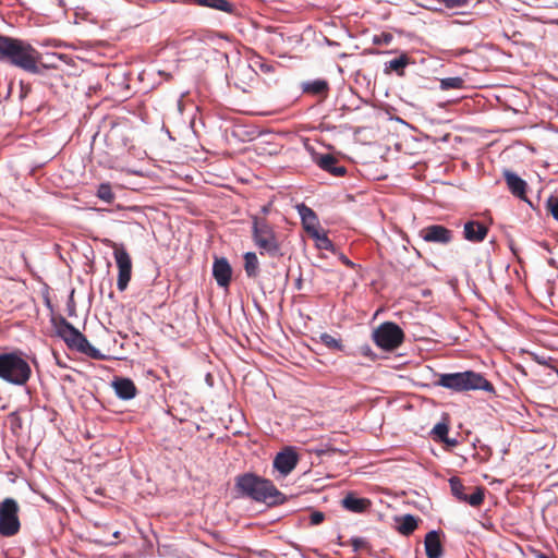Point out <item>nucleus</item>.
Returning <instances> with one entry per match:
<instances>
[{
  "instance_id": "cd10ccee",
  "label": "nucleus",
  "mask_w": 558,
  "mask_h": 558,
  "mask_svg": "<svg viewBox=\"0 0 558 558\" xmlns=\"http://www.w3.org/2000/svg\"><path fill=\"white\" fill-rule=\"evenodd\" d=\"M320 342L329 349H333L337 351L343 350V344L340 339H336L331 335L324 332L319 336Z\"/></svg>"
},
{
  "instance_id": "423d86ee",
  "label": "nucleus",
  "mask_w": 558,
  "mask_h": 558,
  "mask_svg": "<svg viewBox=\"0 0 558 558\" xmlns=\"http://www.w3.org/2000/svg\"><path fill=\"white\" fill-rule=\"evenodd\" d=\"M253 241L259 253L277 256L280 252V244L274 228L266 219L253 218Z\"/></svg>"
},
{
  "instance_id": "9b49d317",
  "label": "nucleus",
  "mask_w": 558,
  "mask_h": 558,
  "mask_svg": "<svg viewBox=\"0 0 558 558\" xmlns=\"http://www.w3.org/2000/svg\"><path fill=\"white\" fill-rule=\"evenodd\" d=\"M418 235L425 242L448 244L452 241V231L441 225H430L420 230Z\"/></svg>"
},
{
  "instance_id": "5701e85b",
  "label": "nucleus",
  "mask_w": 558,
  "mask_h": 558,
  "mask_svg": "<svg viewBox=\"0 0 558 558\" xmlns=\"http://www.w3.org/2000/svg\"><path fill=\"white\" fill-rule=\"evenodd\" d=\"M397 531L402 535L412 534L417 527V519L412 514H405L397 519Z\"/></svg>"
},
{
  "instance_id": "7c9ffc66",
  "label": "nucleus",
  "mask_w": 558,
  "mask_h": 558,
  "mask_svg": "<svg viewBox=\"0 0 558 558\" xmlns=\"http://www.w3.org/2000/svg\"><path fill=\"white\" fill-rule=\"evenodd\" d=\"M255 70H259L260 72L268 74L274 72L275 68L271 63L265 62L262 59H257L253 62L252 65Z\"/></svg>"
},
{
  "instance_id": "f704fd0d",
  "label": "nucleus",
  "mask_w": 558,
  "mask_h": 558,
  "mask_svg": "<svg viewBox=\"0 0 558 558\" xmlns=\"http://www.w3.org/2000/svg\"><path fill=\"white\" fill-rule=\"evenodd\" d=\"M350 544L353 547L354 551H359L366 546V541L361 537H354L351 538Z\"/></svg>"
},
{
  "instance_id": "6e6552de",
  "label": "nucleus",
  "mask_w": 558,
  "mask_h": 558,
  "mask_svg": "<svg viewBox=\"0 0 558 558\" xmlns=\"http://www.w3.org/2000/svg\"><path fill=\"white\" fill-rule=\"evenodd\" d=\"M19 505L13 498H5L0 504V534L5 537L19 533L21 523L19 520Z\"/></svg>"
},
{
  "instance_id": "bb28decb",
  "label": "nucleus",
  "mask_w": 558,
  "mask_h": 558,
  "mask_svg": "<svg viewBox=\"0 0 558 558\" xmlns=\"http://www.w3.org/2000/svg\"><path fill=\"white\" fill-rule=\"evenodd\" d=\"M464 85L463 78L456 76V77H446L440 80V88L442 90L448 89H461Z\"/></svg>"
},
{
  "instance_id": "c9c22d12",
  "label": "nucleus",
  "mask_w": 558,
  "mask_h": 558,
  "mask_svg": "<svg viewBox=\"0 0 558 558\" xmlns=\"http://www.w3.org/2000/svg\"><path fill=\"white\" fill-rule=\"evenodd\" d=\"M339 259L341 260L342 264H344L347 267H350V268H355V264L353 262H351L345 255L343 254H339Z\"/></svg>"
},
{
  "instance_id": "f3484780",
  "label": "nucleus",
  "mask_w": 558,
  "mask_h": 558,
  "mask_svg": "<svg viewBox=\"0 0 558 558\" xmlns=\"http://www.w3.org/2000/svg\"><path fill=\"white\" fill-rule=\"evenodd\" d=\"M112 387L120 399L130 400L136 396V387L130 378H116Z\"/></svg>"
},
{
  "instance_id": "c85d7f7f",
  "label": "nucleus",
  "mask_w": 558,
  "mask_h": 558,
  "mask_svg": "<svg viewBox=\"0 0 558 558\" xmlns=\"http://www.w3.org/2000/svg\"><path fill=\"white\" fill-rule=\"evenodd\" d=\"M97 197L111 204L114 201V193L112 192L111 185L109 183H101L97 190Z\"/></svg>"
},
{
  "instance_id": "ddd939ff",
  "label": "nucleus",
  "mask_w": 558,
  "mask_h": 558,
  "mask_svg": "<svg viewBox=\"0 0 558 558\" xmlns=\"http://www.w3.org/2000/svg\"><path fill=\"white\" fill-rule=\"evenodd\" d=\"M213 275L219 287L226 288L231 281L232 269L226 258H217L213 265Z\"/></svg>"
},
{
  "instance_id": "9d476101",
  "label": "nucleus",
  "mask_w": 558,
  "mask_h": 558,
  "mask_svg": "<svg viewBox=\"0 0 558 558\" xmlns=\"http://www.w3.org/2000/svg\"><path fill=\"white\" fill-rule=\"evenodd\" d=\"M450 488L452 495L460 501L468 502L472 507H478L484 501V488L482 487H472V494H466V488L460 481V478L453 476L449 480Z\"/></svg>"
},
{
  "instance_id": "4be33fe9",
  "label": "nucleus",
  "mask_w": 558,
  "mask_h": 558,
  "mask_svg": "<svg viewBox=\"0 0 558 558\" xmlns=\"http://www.w3.org/2000/svg\"><path fill=\"white\" fill-rule=\"evenodd\" d=\"M410 63V58L402 53L400 57L385 63V72H396L399 76L404 75V69Z\"/></svg>"
},
{
  "instance_id": "a878e982",
  "label": "nucleus",
  "mask_w": 558,
  "mask_h": 558,
  "mask_svg": "<svg viewBox=\"0 0 558 558\" xmlns=\"http://www.w3.org/2000/svg\"><path fill=\"white\" fill-rule=\"evenodd\" d=\"M310 236L315 240L317 248L336 253V247H335L333 243L331 242V240L327 236V234L325 232H322L320 230H318V231L312 233Z\"/></svg>"
},
{
  "instance_id": "4468645a",
  "label": "nucleus",
  "mask_w": 558,
  "mask_h": 558,
  "mask_svg": "<svg viewBox=\"0 0 558 558\" xmlns=\"http://www.w3.org/2000/svg\"><path fill=\"white\" fill-rule=\"evenodd\" d=\"M296 208L302 220V226L308 235L320 230L318 218L312 208L307 207L305 204H300Z\"/></svg>"
},
{
  "instance_id": "2eb2a0df",
  "label": "nucleus",
  "mask_w": 558,
  "mask_h": 558,
  "mask_svg": "<svg viewBox=\"0 0 558 558\" xmlns=\"http://www.w3.org/2000/svg\"><path fill=\"white\" fill-rule=\"evenodd\" d=\"M341 505L350 512L363 513L371 508L372 501L367 498L356 497L353 493H349L341 500Z\"/></svg>"
},
{
  "instance_id": "7ed1b4c3",
  "label": "nucleus",
  "mask_w": 558,
  "mask_h": 558,
  "mask_svg": "<svg viewBox=\"0 0 558 558\" xmlns=\"http://www.w3.org/2000/svg\"><path fill=\"white\" fill-rule=\"evenodd\" d=\"M436 385L456 392L469 390H484L490 393L495 392L493 384L482 374L473 371L440 374Z\"/></svg>"
},
{
  "instance_id": "c756f323",
  "label": "nucleus",
  "mask_w": 558,
  "mask_h": 558,
  "mask_svg": "<svg viewBox=\"0 0 558 558\" xmlns=\"http://www.w3.org/2000/svg\"><path fill=\"white\" fill-rule=\"evenodd\" d=\"M449 428L446 423H438L434 426L432 434L434 435L435 439L450 444V441L447 438Z\"/></svg>"
},
{
  "instance_id": "4c0bfd02",
  "label": "nucleus",
  "mask_w": 558,
  "mask_h": 558,
  "mask_svg": "<svg viewBox=\"0 0 558 558\" xmlns=\"http://www.w3.org/2000/svg\"><path fill=\"white\" fill-rule=\"evenodd\" d=\"M390 38H391V37H387V36H384V37H374V44H376V45H380V44H388Z\"/></svg>"
},
{
  "instance_id": "79ce46f5",
  "label": "nucleus",
  "mask_w": 558,
  "mask_h": 558,
  "mask_svg": "<svg viewBox=\"0 0 558 558\" xmlns=\"http://www.w3.org/2000/svg\"><path fill=\"white\" fill-rule=\"evenodd\" d=\"M555 23L558 25V21H557V22H555ZM556 33L558 34V31H556Z\"/></svg>"
},
{
  "instance_id": "aec40b11",
  "label": "nucleus",
  "mask_w": 558,
  "mask_h": 558,
  "mask_svg": "<svg viewBox=\"0 0 558 558\" xmlns=\"http://www.w3.org/2000/svg\"><path fill=\"white\" fill-rule=\"evenodd\" d=\"M425 551L428 558H440L442 555V546L439 539L438 532L430 531L426 534L425 539Z\"/></svg>"
},
{
  "instance_id": "473e14b6",
  "label": "nucleus",
  "mask_w": 558,
  "mask_h": 558,
  "mask_svg": "<svg viewBox=\"0 0 558 558\" xmlns=\"http://www.w3.org/2000/svg\"><path fill=\"white\" fill-rule=\"evenodd\" d=\"M438 3L444 4L447 8L462 7L468 0H436Z\"/></svg>"
},
{
  "instance_id": "20e7f679",
  "label": "nucleus",
  "mask_w": 558,
  "mask_h": 558,
  "mask_svg": "<svg viewBox=\"0 0 558 558\" xmlns=\"http://www.w3.org/2000/svg\"><path fill=\"white\" fill-rule=\"evenodd\" d=\"M32 376V368L22 352L0 354V378L9 384L24 386Z\"/></svg>"
},
{
  "instance_id": "e433bc0d",
  "label": "nucleus",
  "mask_w": 558,
  "mask_h": 558,
  "mask_svg": "<svg viewBox=\"0 0 558 558\" xmlns=\"http://www.w3.org/2000/svg\"><path fill=\"white\" fill-rule=\"evenodd\" d=\"M318 45L322 47H325V46L330 47V46H337L338 44L329 40L328 37H324V39L322 41H319Z\"/></svg>"
},
{
  "instance_id": "a19ab883",
  "label": "nucleus",
  "mask_w": 558,
  "mask_h": 558,
  "mask_svg": "<svg viewBox=\"0 0 558 558\" xmlns=\"http://www.w3.org/2000/svg\"><path fill=\"white\" fill-rule=\"evenodd\" d=\"M424 7H426L427 9H433L430 5H427V4H423Z\"/></svg>"
},
{
  "instance_id": "39448f33",
  "label": "nucleus",
  "mask_w": 558,
  "mask_h": 558,
  "mask_svg": "<svg viewBox=\"0 0 558 558\" xmlns=\"http://www.w3.org/2000/svg\"><path fill=\"white\" fill-rule=\"evenodd\" d=\"M56 332L70 349H75L95 360H106V355L93 347L86 337L65 318H60L56 324Z\"/></svg>"
},
{
  "instance_id": "393cba45",
  "label": "nucleus",
  "mask_w": 558,
  "mask_h": 558,
  "mask_svg": "<svg viewBox=\"0 0 558 558\" xmlns=\"http://www.w3.org/2000/svg\"><path fill=\"white\" fill-rule=\"evenodd\" d=\"M244 269L250 278H255L259 272V263L254 252H247L244 254Z\"/></svg>"
},
{
  "instance_id": "dca6fc26",
  "label": "nucleus",
  "mask_w": 558,
  "mask_h": 558,
  "mask_svg": "<svg viewBox=\"0 0 558 558\" xmlns=\"http://www.w3.org/2000/svg\"><path fill=\"white\" fill-rule=\"evenodd\" d=\"M316 163L318 167L335 177H342L345 174L347 169L338 163V159L330 154L317 157Z\"/></svg>"
},
{
  "instance_id": "f03ea898",
  "label": "nucleus",
  "mask_w": 558,
  "mask_h": 558,
  "mask_svg": "<svg viewBox=\"0 0 558 558\" xmlns=\"http://www.w3.org/2000/svg\"><path fill=\"white\" fill-rule=\"evenodd\" d=\"M0 60L26 71L37 68V51L27 43L13 37H0Z\"/></svg>"
},
{
  "instance_id": "2f4dec72",
  "label": "nucleus",
  "mask_w": 558,
  "mask_h": 558,
  "mask_svg": "<svg viewBox=\"0 0 558 558\" xmlns=\"http://www.w3.org/2000/svg\"><path fill=\"white\" fill-rule=\"evenodd\" d=\"M547 207L553 217L558 221V197L550 196L547 201Z\"/></svg>"
},
{
  "instance_id": "a211bd4d",
  "label": "nucleus",
  "mask_w": 558,
  "mask_h": 558,
  "mask_svg": "<svg viewBox=\"0 0 558 558\" xmlns=\"http://www.w3.org/2000/svg\"><path fill=\"white\" fill-rule=\"evenodd\" d=\"M488 229L480 221H468L463 229L464 238L471 242L484 241Z\"/></svg>"
},
{
  "instance_id": "ea45409f",
  "label": "nucleus",
  "mask_w": 558,
  "mask_h": 558,
  "mask_svg": "<svg viewBox=\"0 0 558 558\" xmlns=\"http://www.w3.org/2000/svg\"><path fill=\"white\" fill-rule=\"evenodd\" d=\"M119 535H120V532H114V534H113L114 537H119Z\"/></svg>"
},
{
  "instance_id": "412c9836",
  "label": "nucleus",
  "mask_w": 558,
  "mask_h": 558,
  "mask_svg": "<svg viewBox=\"0 0 558 558\" xmlns=\"http://www.w3.org/2000/svg\"><path fill=\"white\" fill-rule=\"evenodd\" d=\"M184 4H194L199 7H207L210 9H216L222 12H231L232 4L227 0H178Z\"/></svg>"
},
{
  "instance_id": "6ab92c4d",
  "label": "nucleus",
  "mask_w": 558,
  "mask_h": 558,
  "mask_svg": "<svg viewBox=\"0 0 558 558\" xmlns=\"http://www.w3.org/2000/svg\"><path fill=\"white\" fill-rule=\"evenodd\" d=\"M505 180L507 182V185L511 193L519 197L524 199L525 198V190H526V182L522 180L519 175L515 173L506 170L504 172Z\"/></svg>"
},
{
  "instance_id": "f257e3e1",
  "label": "nucleus",
  "mask_w": 558,
  "mask_h": 558,
  "mask_svg": "<svg viewBox=\"0 0 558 558\" xmlns=\"http://www.w3.org/2000/svg\"><path fill=\"white\" fill-rule=\"evenodd\" d=\"M236 487L244 496L268 506H278L286 501L284 495L270 480L253 473H245L239 476L236 478Z\"/></svg>"
},
{
  "instance_id": "f8f14e48",
  "label": "nucleus",
  "mask_w": 558,
  "mask_h": 558,
  "mask_svg": "<svg viewBox=\"0 0 558 558\" xmlns=\"http://www.w3.org/2000/svg\"><path fill=\"white\" fill-rule=\"evenodd\" d=\"M299 457L292 447H287L278 452L274 459V468L282 475L287 476L296 466Z\"/></svg>"
},
{
  "instance_id": "1a4fd4ad",
  "label": "nucleus",
  "mask_w": 558,
  "mask_h": 558,
  "mask_svg": "<svg viewBox=\"0 0 558 558\" xmlns=\"http://www.w3.org/2000/svg\"><path fill=\"white\" fill-rule=\"evenodd\" d=\"M113 256L118 267L117 288L119 291H124L132 276V259L126 248L123 245L112 244Z\"/></svg>"
},
{
  "instance_id": "58836bf2",
  "label": "nucleus",
  "mask_w": 558,
  "mask_h": 558,
  "mask_svg": "<svg viewBox=\"0 0 558 558\" xmlns=\"http://www.w3.org/2000/svg\"><path fill=\"white\" fill-rule=\"evenodd\" d=\"M450 52H451L452 56H461L464 52H466V50H464V49H457V50H451Z\"/></svg>"
},
{
  "instance_id": "72a5a7b5",
  "label": "nucleus",
  "mask_w": 558,
  "mask_h": 558,
  "mask_svg": "<svg viewBox=\"0 0 558 558\" xmlns=\"http://www.w3.org/2000/svg\"><path fill=\"white\" fill-rule=\"evenodd\" d=\"M325 519V514L320 511H314L310 515V523L312 525H318L320 524Z\"/></svg>"
},
{
  "instance_id": "b1692460",
  "label": "nucleus",
  "mask_w": 558,
  "mask_h": 558,
  "mask_svg": "<svg viewBox=\"0 0 558 558\" xmlns=\"http://www.w3.org/2000/svg\"><path fill=\"white\" fill-rule=\"evenodd\" d=\"M328 90L329 85L326 80H315L303 84V92L307 94L326 96Z\"/></svg>"
},
{
  "instance_id": "0eeeda50",
  "label": "nucleus",
  "mask_w": 558,
  "mask_h": 558,
  "mask_svg": "<svg viewBox=\"0 0 558 558\" xmlns=\"http://www.w3.org/2000/svg\"><path fill=\"white\" fill-rule=\"evenodd\" d=\"M373 340L380 349L392 351L402 344L404 332L397 324L386 322L374 330Z\"/></svg>"
}]
</instances>
